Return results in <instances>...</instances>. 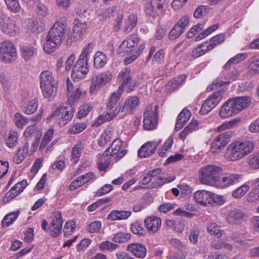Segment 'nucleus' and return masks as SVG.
<instances>
[{
    "instance_id": "obj_14",
    "label": "nucleus",
    "mask_w": 259,
    "mask_h": 259,
    "mask_svg": "<svg viewBox=\"0 0 259 259\" xmlns=\"http://www.w3.org/2000/svg\"><path fill=\"white\" fill-rule=\"evenodd\" d=\"M247 214L242 210L234 208L228 211L226 220L231 225H239L247 219Z\"/></svg>"
},
{
    "instance_id": "obj_46",
    "label": "nucleus",
    "mask_w": 259,
    "mask_h": 259,
    "mask_svg": "<svg viewBox=\"0 0 259 259\" xmlns=\"http://www.w3.org/2000/svg\"><path fill=\"white\" fill-rule=\"evenodd\" d=\"M240 121L241 119L240 118H235L229 121L225 122L218 127L217 131L219 132H221L224 130L231 128L235 125L239 124Z\"/></svg>"
},
{
    "instance_id": "obj_11",
    "label": "nucleus",
    "mask_w": 259,
    "mask_h": 259,
    "mask_svg": "<svg viewBox=\"0 0 259 259\" xmlns=\"http://www.w3.org/2000/svg\"><path fill=\"white\" fill-rule=\"evenodd\" d=\"M165 0H148L146 4V14L149 16L156 18L163 11Z\"/></svg>"
},
{
    "instance_id": "obj_28",
    "label": "nucleus",
    "mask_w": 259,
    "mask_h": 259,
    "mask_svg": "<svg viewBox=\"0 0 259 259\" xmlns=\"http://www.w3.org/2000/svg\"><path fill=\"white\" fill-rule=\"evenodd\" d=\"M41 131L37 130L35 125L29 126L24 133V136L27 140L41 138Z\"/></svg>"
},
{
    "instance_id": "obj_9",
    "label": "nucleus",
    "mask_w": 259,
    "mask_h": 259,
    "mask_svg": "<svg viewBox=\"0 0 259 259\" xmlns=\"http://www.w3.org/2000/svg\"><path fill=\"white\" fill-rule=\"evenodd\" d=\"M117 79L120 84L118 89L131 92L134 90L136 82L132 78L131 69L128 68H123L118 74Z\"/></svg>"
},
{
    "instance_id": "obj_38",
    "label": "nucleus",
    "mask_w": 259,
    "mask_h": 259,
    "mask_svg": "<svg viewBox=\"0 0 259 259\" xmlns=\"http://www.w3.org/2000/svg\"><path fill=\"white\" fill-rule=\"evenodd\" d=\"M210 51L208 45V41H205L196 47L192 52L193 56L198 58Z\"/></svg>"
},
{
    "instance_id": "obj_33",
    "label": "nucleus",
    "mask_w": 259,
    "mask_h": 259,
    "mask_svg": "<svg viewBox=\"0 0 259 259\" xmlns=\"http://www.w3.org/2000/svg\"><path fill=\"white\" fill-rule=\"evenodd\" d=\"M106 55L102 52H97L94 56V65L96 69L103 67L107 63Z\"/></svg>"
},
{
    "instance_id": "obj_35",
    "label": "nucleus",
    "mask_w": 259,
    "mask_h": 259,
    "mask_svg": "<svg viewBox=\"0 0 259 259\" xmlns=\"http://www.w3.org/2000/svg\"><path fill=\"white\" fill-rule=\"evenodd\" d=\"M249 188L247 184H244L234 190L231 193V196L234 199H240L249 191Z\"/></svg>"
},
{
    "instance_id": "obj_7",
    "label": "nucleus",
    "mask_w": 259,
    "mask_h": 259,
    "mask_svg": "<svg viewBox=\"0 0 259 259\" xmlns=\"http://www.w3.org/2000/svg\"><path fill=\"white\" fill-rule=\"evenodd\" d=\"M68 28L67 26L61 22H56L49 30L47 36L49 39L55 41L61 45L63 40L65 42V38Z\"/></svg>"
},
{
    "instance_id": "obj_51",
    "label": "nucleus",
    "mask_w": 259,
    "mask_h": 259,
    "mask_svg": "<svg viewBox=\"0 0 259 259\" xmlns=\"http://www.w3.org/2000/svg\"><path fill=\"white\" fill-rule=\"evenodd\" d=\"M118 247V245L112 243L109 241H103L99 245V248L100 250L103 251L107 250H114L117 249Z\"/></svg>"
},
{
    "instance_id": "obj_42",
    "label": "nucleus",
    "mask_w": 259,
    "mask_h": 259,
    "mask_svg": "<svg viewBox=\"0 0 259 259\" xmlns=\"http://www.w3.org/2000/svg\"><path fill=\"white\" fill-rule=\"evenodd\" d=\"M225 39V35L223 33H220L212 37L208 42V45L210 50H212L218 45L223 43Z\"/></svg>"
},
{
    "instance_id": "obj_20",
    "label": "nucleus",
    "mask_w": 259,
    "mask_h": 259,
    "mask_svg": "<svg viewBox=\"0 0 259 259\" xmlns=\"http://www.w3.org/2000/svg\"><path fill=\"white\" fill-rule=\"evenodd\" d=\"M126 250L131 252L136 257L143 259L147 254L146 246L141 243H132L126 247Z\"/></svg>"
},
{
    "instance_id": "obj_32",
    "label": "nucleus",
    "mask_w": 259,
    "mask_h": 259,
    "mask_svg": "<svg viewBox=\"0 0 259 259\" xmlns=\"http://www.w3.org/2000/svg\"><path fill=\"white\" fill-rule=\"evenodd\" d=\"M122 91L118 89L116 92L112 93L110 96L108 101L107 103V108L109 110H114L117 107V103L119 99L121 94Z\"/></svg>"
},
{
    "instance_id": "obj_49",
    "label": "nucleus",
    "mask_w": 259,
    "mask_h": 259,
    "mask_svg": "<svg viewBox=\"0 0 259 259\" xmlns=\"http://www.w3.org/2000/svg\"><path fill=\"white\" fill-rule=\"evenodd\" d=\"M131 238L130 233L119 232L114 236L113 241L117 243H123L130 240Z\"/></svg>"
},
{
    "instance_id": "obj_58",
    "label": "nucleus",
    "mask_w": 259,
    "mask_h": 259,
    "mask_svg": "<svg viewBox=\"0 0 259 259\" xmlns=\"http://www.w3.org/2000/svg\"><path fill=\"white\" fill-rule=\"evenodd\" d=\"M81 145L77 144L72 149L71 161L74 163H76L78 161L81 154Z\"/></svg>"
},
{
    "instance_id": "obj_10",
    "label": "nucleus",
    "mask_w": 259,
    "mask_h": 259,
    "mask_svg": "<svg viewBox=\"0 0 259 259\" xmlns=\"http://www.w3.org/2000/svg\"><path fill=\"white\" fill-rule=\"evenodd\" d=\"M223 91H217L210 95L202 105L199 112L206 114L211 111L221 102L223 97Z\"/></svg>"
},
{
    "instance_id": "obj_22",
    "label": "nucleus",
    "mask_w": 259,
    "mask_h": 259,
    "mask_svg": "<svg viewBox=\"0 0 259 259\" xmlns=\"http://www.w3.org/2000/svg\"><path fill=\"white\" fill-rule=\"evenodd\" d=\"M212 192L204 190H199L195 192L194 194L195 200L203 205H206L210 203L211 195Z\"/></svg>"
},
{
    "instance_id": "obj_55",
    "label": "nucleus",
    "mask_w": 259,
    "mask_h": 259,
    "mask_svg": "<svg viewBox=\"0 0 259 259\" xmlns=\"http://www.w3.org/2000/svg\"><path fill=\"white\" fill-rule=\"evenodd\" d=\"M144 48L145 46L143 44L140 45L139 46L138 50L136 51V53L134 54H133L130 57H126L124 59V62L125 63V64L127 65L130 64L135 60H136L137 58V57L140 55Z\"/></svg>"
},
{
    "instance_id": "obj_40",
    "label": "nucleus",
    "mask_w": 259,
    "mask_h": 259,
    "mask_svg": "<svg viewBox=\"0 0 259 259\" xmlns=\"http://www.w3.org/2000/svg\"><path fill=\"white\" fill-rule=\"evenodd\" d=\"M174 138L172 136H170L164 142L161 148H160L158 151V154L160 157H165L166 156V152L168 151L171 148L173 144Z\"/></svg>"
},
{
    "instance_id": "obj_21",
    "label": "nucleus",
    "mask_w": 259,
    "mask_h": 259,
    "mask_svg": "<svg viewBox=\"0 0 259 259\" xmlns=\"http://www.w3.org/2000/svg\"><path fill=\"white\" fill-rule=\"evenodd\" d=\"M160 142H148L144 144L138 151V155L140 157H147L152 155L157 148Z\"/></svg>"
},
{
    "instance_id": "obj_27",
    "label": "nucleus",
    "mask_w": 259,
    "mask_h": 259,
    "mask_svg": "<svg viewBox=\"0 0 259 259\" xmlns=\"http://www.w3.org/2000/svg\"><path fill=\"white\" fill-rule=\"evenodd\" d=\"M122 144L120 139H116L112 142L111 146L103 153V157L112 156L117 153L120 150Z\"/></svg>"
},
{
    "instance_id": "obj_30",
    "label": "nucleus",
    "mask_w": 259,
    "mask_h": 259,
    "mask_svg": "<svg viewBox=\"0 0 259 259\" xmlns=\"http://www.w3.org/2000/svg\"><path fill=\"white\" fill-rule=\"evenodd\" d=\"M237 114L230 104V101L227 100L222 106L219 114L221 117L226 118Z\"/></svg>"
},
{
    "instance_id": "obj_48",
    "label": "nucleus",
    "mask_w": 259,
    "mask_h": 259,
    "mask_svg": "<svg viewBox=\"0 0 259 259\" xmlns=\"http://www.w3.org/2000/svg\"><path fill=\"white\" fill-rule=\"evenodd\" d=\"M207 230L211 234L217 237H221L224 234V231L221 230L220 227L214 223L209 224L207 226Z\"/></svg>"
},
{
    "instance_id": "obj_63",
    "label": "nucleus",
    "mask_w": 259,
    "mask_h": 259,
    "mask_svg": "<svg viewBox=\"0 0 259 259\" xmlns=\"http://www.w3.org/2000/svg\"><path fill=\"white\" fill-rule=\"evenodd\" d=\"M35 11L40 16H45L48 14L47 8L42 3L36 2L35 4Z\"/></svg>"
},
{
    "instance_id": "obj_56",
    "label": "nucleus",
    "mask_w": 259,
    "mask_h": 259,
    "mask_svg": "<svg viewBox=\"0 0 259 259\" xmlns=\"http://www.w3.org/2000/svg\"><path fill=\"white\" fill-rule=\"evenodd\" d=\"M211 246L214 248L219 249L222 248H226L228 250H232V246L229 244L224 242L221 240H214L211 243Z\"/></svg>"
},
{
    "instance_id": "obj_37",
    "label": "nucleus",
    "mask_w": 259,
    "mask_h": 259,
    "mask_svg": "<svg viewBox=\"0 0 259 259\" xmlns=\"http://www.w3.org/2000/svg\"><path fill=\"white\" fill-rule=\"evenodd\" d=\"M2 29L4 32L14 35L15 33V21L11 18H8L3 23Z\"/></svg>"
},
{
    "instance_id": "obj_50",
    "label": "nucleus",
    "mask_w": 259,
    "mask_h": 259,
    "mask_svg": "<svg viewBox=\"0 0 259 259\" xmlns=\"http://www.w3.org/2000/svg\"><path fill=\"white\" fill-rule=\"evenodd\" d=\"M219 27L218 24H214L200 32L195 38V40H199L211 33Z\"/></svg>"
},
{
    "instance_id": "obj_4",
    "label": "nucleus",
    "mask_w": 259,
    "mask_h": 259,
    "mask_svg": "<svg viewBox=\"0 0 259 259\" xmlns=\"http://www.w3.org/2000/svg\"><path fill=\"white\" fill-rule=\"evenodd\" d=\"M74 110L71 107L58 106L48 117L50 120H54L60 125H65L72 118Z\"/></svg>"
},
{
    "instance_id": "obj_57",
    "label": "nucleus",
    "mask_w": 259,
    "mask_h": 259,
    "mask_svg": "<svg viewBox=\"0 0 259 259\" xmlns=\"http://www.w3.org/2000/svg\"><path fill=\"white\" fill-rule=\"evenodd\" d=\"M75 228V223L72 220H69L66 222L64 227V235L65 236L70 235Z\"/></svg>"
},
{
    "instance_id": "obj_60",
    "label": "nucleus",
    "mask_w": 259,
    "mask_h": 259,
    "mask_svg": "<svg viewBox=\"0 0 259 259\" xmlns=\"http://www.w3.org/2000/svg\"><path fill=\"white\" fill-rule=\"evenodd\" d=\"M247 55L245 54L240 53L237 55L233 58L230 59L226 64L225 67L226 68H228L231 64L237 63L240 61L244 60Z\"/></svg>"
},
{
    "instance_id": "obj_34",
    "label": "nucleus",
    "mask_w": 259,
    "mask_h": 259,
    "mask_svg": "<svg viewBox=\"0 0 259 259\" xmlns=\"http://www.w3.org/2000/svg\"><path fill=\"white\" fill-rule=\"evenodd\" d=\"M38 100L34 98L31 100L28 104L26 103L25 105H21L22 110L27 114H31L35 112L38 108Z\"/></svg>"
},
{
    "instance_id": "obj_29",
    "label": "nucleus",
    "mask_w": 259,
    "mask_h": 259,
    "mask_svg": "<svg viewBox=\"0 0 259 259\" xmlns=\"http://www.w3.org/2000/svg\"><path fill=\"white\" fill-rule=\"evenodd\" d=\"M40 85L57 84L53 73L49 70H45L39 75Z\"/></svg>"
},
{
    "instance_id": "obj_16",
    "label": "nucleus",
    "mask_w": 259,
    "mask_h": 259,
    "mask_svg": "<svg viewBox=\"0 0 259 259\" xmlns=\"http://www.w3.org/2000/svg\"><path fill=\"white\" fill-rule=\"evenodd\" d=\"M50 224V236L56 238L61 233L62 229L63 220L61 212L56 211L53 214Z\"/></svg>"
},
{
    "instance_id": "obj_5",
    "label": "nucleus",
    "mask_w": 259,
    "mask_h": 259,
    "mask_svg": "<svg viewBox=\"0 0 259 259\" xmlns=\"http://www.w3.org/2000/svg\"><path fill=\"white\" fill-rule=\"evenodd\" d=\"M158 105L149 104L143 114V127L145 130L154 129L158 122Z\"/></svg>"
},
{
    "instance_id": "obj_25",
    "label": "nucleus",
    "mask_w": 259,
    "mask_h": 259,
    "mask_svg": "<svg viewBox=\"0 0 259 259\" xmlns=\"http://www.w3.org/2000/svg\"><path fill=\"white\" fill-rule=\"evenodd\" d=\"M131 214L132 212L130 210H113L108 215L107 219L112 221L126 220Z\"/></svg>"
},
{
    "instance_id": "obj_39",
    "label": "nucleus",
    "mask_w": 259,
    "mask_h": 259,
    "mask_svg": "<svg viewBox=\"0 0 259 259\" xmlns=\"http://www.w3.org/2000/svg\"><path fill=\"white\" fill-rule=\"evenodd\" d=\"M120 111V108H116L113 111L106 113L105 114H101L97 119L98 123L99 124L105 121H108L112 119Z\"/></svg>"
},
{
    "instance_id": "obj_47",
    "label": "nucleus",
    "mask_w": 259,
    "mask_h": 259,
    "mask_svg": "<svg viewBox=\"0 0 259 259\" xmlns=\"http://www.w3.org/2000/svg\"><path fill=\"white\" fill-rule=\"evenodd\" d=\"M35 52V49L32 46H24L20 49L22 57L25 60H28L32 57Z\"/></svg>"
},
{
    "instance_id": "obj_3",
    "label": "nucleus",
    "mask_w": 259,
    "mask_h": 259,
    "mask_svg": "<svg viewBox=\"0 0 259 259\" xmlns=\"http://www.w3.org/2000/svg\"><path fill=\"white\" fill-rule=\"evenodd\" d=\"M222 172V167L217 165H206L199 170V181L203 184L215 186Z\"/></svg>"
},
{
    "instance_id": "obj_53",
    "label": "nucleus",
    "mask_w": 259,
    "mask_h": 259,
    "mask_svg": "<svg viewBox=\"0 0 259 259\" xmlns=\"http://www.w3.org/2000/svg\"><path fill=\"white\" fill-rule=\"evenodd\" d=\"M184 31V30L182 28L175 24L169 33V38L171 40H175L180 37Z\"/></svg>"
},
{
    "instance_id": "obj_61",
    "label": "nucleus",
    "mask_w": 259,
    "mask_h": 259,
    "mask_svg": "<svg viewBox=\"0 0 259 259\" xmlns=\"http://www.w3.org/2000/svg\"><path fill=\"white\" fill-rule=\"evenodd\" d=\"M28 143H25L22 149L19 150L17 152V164L21 162L28 154Z\"/></svg>"
},
{
    "instance_id": "obj_8",
    "label": "nucleus",
    "mask_w": 259,
    "mask_h": 259,
    "mask_svg": "<svg viewBox=\"0 0 259 259\" xmlns=\"http://www.w3.org/2000/svg\"><path fill=\"white\" fill-rule=\"evenodd\" d=\"M87 30V25L85 23L77 22L73 27L72 31L70 29L67 33L65 38V45L70 47L72 42L82 38Z\"/></svg>"
},
{
    "instance_id": "obj_62",
    "label": "nucleus",
    "mask_w": 259,
    "mask_h": 259,
    "mask_svg": "<svg viewBox=\"0 0 259 259\" xmlns=\"http://www.w3.org/2000/svg\"><path fill=\"white\" fill-rule=\"evenodd\" d=\"M204 23H198L193 26L188 31L187 36L189 38L193 37L195 34L200 32L204 28Z\"/></svg>"
},
{
    "instance_id": "obj_54",
    "label": "nucleus",
    "mask_w": 259,
    "mask_h": 259,
    "mask_svg": "<svg viewBox=\"0 0 259 259\" xmlns=\"http://www.w3.org/2000/svg\"><path fill=\"white\" fill-rule=\"evenodd\" d=\"M92 109V106L90 104H84L81 106L76 114V117L79 118H82L87 116Z\"/></svg>"
},
{
    "instance_id": "obj_43",
    "label": "nucleus",
    "mask_w": 259,
    "mask_h": 259,
    "mask_svg": "<svg viewBox=\"0 0 259 259\" xmlns=\"http://www.w3.org/2000/svg\"><path fill=\"white\" fill-rule=\"evenodd\" d=\"M249 166L254 169H259V151L251 154L247 159Z\"/></svg>"
},
{
    "instance_id": "obj_2",
    "label": "nucleus",
    "mask_w": 259,
    "mask_h": 259,
    "mask_svg": "<svg viewBox=\"0 0 259 259\" xmlns=\"http://www.w3.org/2000/svg\"><path fill=\"white\" fill-rule=\"evenodd\" d=\"M94 46L93 42H90L82 49L73 68L71 76L74 79H83L89 72L88 56L92 51Z\"/></svg>"
},
{
    "instance_id": "obj_26",
    "label": "nucleus",
    "mask_w": 259,
    "mask_h": 259,
    "mask_svg": "<svg viewBox=\"0 0 259 259\" xmlns=\"http://www.w3.org/2000/svg\"><path fill=\"white\" fill-rule=\"evenodd\" d=\"M169 243L172 247L177 248L180 251V255H175L172 257L173 259H183L186 256V246L180 240L176 238H171Z\"/></svg>"
},
{
    "instance_id": "obj_59",
    "label": "nucleus",
    "mask_w": 259,
    "mask_h": 259,
    "mask_svg": "<svg viewBox=\"0 0 259 259\" xmlns=\"http://www.w3.org/2000/svg\"><path fill=\"white\" fill-rule=\"evenodd\" d=\"M248 68L251 73H259V57L253 58V60L250 61Z\"/></svg>"
},
{
    "instance_id": "obj_44",
    "label": "nucleus",
    "mask_w": 259,
    "mask_h": 259,
    "mask_svg": "<svg viewBox=\"0 0 259 259\" xmlns=\"http://www.w3.org/2000/svg\"><path fill=\"white\" fill-rule=\"evenodd\" d=\"M87 127L85 122L76 123L72 125L68 131L71 134H78L84 131Z\"/></svg>"
},
{
    "instance_id": "obj_23",
    "label": "nucleus",
    "mask_w": 259,
    "mask_h": 259,
    "mask_svg": "<svg viewBox=\"0 0 259 259\" xmlns=\"http://www.w3.org/2000/svg\"><path fill=\"white\" fill-rule=\"evenodd\" d=\"M191 116V112L187 109H183L178 116L175 130L177 131L180 130L189 120Z\"/></svg>"
},
{
    "instance_id": "obj_6",
    "label": "nucleus",
    "mask_w": 259,
    "mask_h": 259,
    "mask_svg": "<svg viewBox=\"0 0 259 259\" xmlns=\"http://www.w3.org/2000/svg\"><path fill=\"white\" fill-rule=\"evenodd\" d=\"M16 59V48L15 44L10 40L0 43V60L5 63L14 62Z\"/></svg>"
},
{
    "instance_id": "obj_15",
    "label": "nucleus",
    "mask_w": 259,
    "mask_h": 259,
    "mask_svg": "<svg viewBox=\"0 0 259 259\" xmlns=\"http://www.w3.org/2000/svg\"><path fill=\"white\" fill-rule=\"evenodd\" d=\"M139 40L140 38L136 34L130 35L119 46L118 49V53L122 55H125L131 53L135 47L137 46L138 44Z\"/></svg>"
},
{
    "instance_id": "obj_24",
    "label": "nucleus",
    "mask_w": 259,
    "mask_h": 259,
    "mask_svg": "<svg viewBox=\"0 0 259 259\" xmlns=\"http://www.w3.org/2000/svg\"><path fill=\"white\" fill-rule=\"evenodd\" d=\"M139 103V100L137 97H130L125 101L123 107L120 109V110L122 112H133L138 107Z\"/></svg>"
},
{
    "instance_id": "obj_41",
    "label": "nucleus",
    "mask_w": 259,
    "mask_h": 259,
    "mask_svg": "<svg viewBox=\"0 0 259 259\" xmlns=\"http://www.w3.org/2000/svg\"><path fill=\"white\" fill-rule=\"evenodd\" d=\"M60 46L59 44L55 43V41L49 39L48 36H47L46 42L44 45V50L46 53L51 54L54 52Z\"/></svg>"
},
{
    "instance_id": "obj_19",
    "label": "nucleus",
    "mask_w": 259,
    "mask_h": 259,
    "mask_svg": "<svg viewBox=\"0 0 259 259\" xmlns=\"http://www.w3.org/2000/svg\"><path fill=\"white\" fill-rule=\"evenodd\" d=\"M236 113L248 107L250 103V99L248 97H238L228 100Z\"/></svg>"
},
{
    "instance_id": "obj_13",
    "label": "nucleus",
    "mask_w": 259,
    "mask_h": 259,
    "mask_svg": "<svg viewBox=\"0 0 259 259\" xmlns=\"http://www.w3.org/2000/svg\"><path fill=\"white\" fill-rule=\"evenodd\" d=\"M242 180V175L238 174L229 173L219 179L215 187L224 189L240 183Z\"/></svg>"
},
{
    "instance_id": "obj_45",
    "label": "nucleus",
    "mask_w": 259,
    "mask_h": 259,
    "mask_svg": "<svg viewBox=\"0 0 259 259\" xmlns=\"http://www.w3.org/2000/svg\"><path fill=\"white\" fill-rule=\"evenodd\" d=\"M174 180L170 177H159L156 180L151 184V187L156 188L160 187L164 184L172 182Z\"/></svg>"
},
{
    "instance_id": "obj_52",
    "label": "nucleus",
    "mask_w": 259,
    "mask_h": 259,
    "mask_svg": "<svg viewBox=\"0 0 259 259\" xmlns=\"http://www.w3.org/2000/svg\"><path fill=\"white\" fill-rule=\"evenodd\" d=\"M16 212H10L5 215L2 221L3 227H8L11 225L16 219Z\"/></svg>"
},
{
    "instance_id": "obj_31",
    "label": "nucleus",
    "mask_w": 259,
    "mask_h": 259,
    "mask_svg": "<svg viewBox=\"0 0 259 259\" xmlns=\"http://www.w3.org/2000/svg\"><path fill=\"white\" fill-rule=\"evenodd\" d=\"M57 85V84L40 85L44 96L49 99H53L56 95Z\"/></svg>"
},
{
    "instance_id": "obj_18",
    "label": "nucleus",
    "mask_w": 259,
    "mask_h": 259,
    "mask_svg": "<svg viewBox=\"0 0 259 259\" xmlns=\"http://www.w3.org/2000/svg\"><path fill=\"white\" fill-rule=\"evenodd\" d=\"M144 225L150 234L157 233L161 227V220L160 218L151 215L147 217L144 221Z\"/></svg>"
},
{
    "instance_id": "obj_36",
    "label": "nucleus",
    "mask_w": 259,
    "mask_h": 259,
    "mask_svg": "<svg viewBox=\"0 0 259 259\" xmlns=\"http://www.w3.org/2000/svg\"><path fill=\"white\" fill-rule=\"evenodd\" d=\"M138 22V17L135 14H131L125 21L124 32L128 33L136 27Z\"/></svg>"
},
{
    "instance_id": "obj_64",
    "label": "nucleus",
    "mask_w": 259,
    "mask_h": 259,
    "mask_svg": "<svg viewBox=\"0 0 259 259\" xmlns=\"http://www.w3.org/2000/svg\"><path fill=\"white\" fill-rule=\"evenodd\" d=\"M54 131L52 128L49 129L45 134L44 137L41 141L40 148H44L47 144L50 142L51 138L53 137Z\"/></svg>"
},
{
    "instance_id": "obj_17",
    "label": "nucleus",
    "mask_w": 259,
    "mask_h": 259,
    "mask_svg": "<svg viewBox=\"0 0 259 259\" xmlns=\"http://www.w3.org/2000/svg\"><path fill=\"white\" fill-rule=\"evenodd\" d=\"M230 135L225 132L218 135L213 140L211 144V152L212 153H218L230 142Z\"/></svg>"
},
{
    "instance_id": "obj_1",
    "label": "nucleus",
    "mask_w": 259,
    "mask_h": 259,
    "mask_svg": "<svg viewBox=\"0 0 259 259\" xmlns=\"http://www.w3.org/2000/svg\"><path fill=\"white\" fill-rule=\"evenodd\" d=\"M254 148L252 141L245 140L232 143L227 148L225 157L229 161H238L251 153Z\"/></svg>"
},
{
    "instance_id": "obj_12",
    "label": "nucleus",
    "mask_w": 259,
    "mask_h": 259,
    "mask_svg": "<svg viewBox=\"0 0 259 259\" xmlns=\"http://www.w3.org/2000/svg\"><path fill=\"white\" fill-rule=\"evenodd\" d=\"M112 75L109 71H105L99 74L93 78L90 88V92L94 93L102 88L103 85L109 83L112 79Z\"/></svg>"
}]
</instances>
